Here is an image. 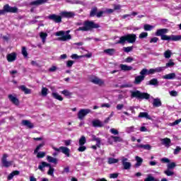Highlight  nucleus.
Here are the masks:
<instances>
[{
    "instance_id": "nucleus-24",
    "label": "nucleus",
    "mask_w": 181,
    "mask_h": 181,
    "mask_svg": "<svg viewBox=\"0 0 181 181\" xmlns=\"http://www.w3.org/2000/svg\"><path fill=\"white\" fill-rule=\"evenodd\" d=\"M139 118H146V119H152V117L148 114V112H142L139 115Z\"/></svg>"
},
{
    "instance_id": "nucleus-52",
    "label": "nucleus",
    "mask_w": 181,
    "mask_h": 181,
    "mask_svg": "<svg viewBox=\"0 0 181 181\" xmlns=\"http://www.w3.org/2000/svg\"><path fill=\"white\" fill-rule=\"evenodd\" d=\"M167 168L169 170L175 169V168H176V163H168L167 165Z\"/></svg>"
},
{
    "instance_id": "nucleus-11",
    "label": "nucleus",
    "mask_w": 181,
    "mask_h": 181,
    "mask_svg": "<svg viewBox=\"0 0 181 181\" xmlns=\"http://www.w3.org/2000/svg\"><path fill=\"white\" fill-rule=\"evenodd\" d=\"M48 19H49V21H53L55 23H60L62 22V16L51 14L48 16Z\"/></svg>"
},
{
    "instance_id": "nucleus-58",
    "label": "nucleus",
    "mask_w": 181,
    "mask_h": 181,
    "mask_svg": "<svg viewBox=\"0 0 181 181\" xmlns=\"http://www.w3.org/2000/svg\"><path fill=\"white\" fill-rule=\"evenodd\" d=\"M181 122V119H177L173 123H170V127H175V125H177L178 124H180Z\"/></svg>"
},
{
    "instance_id": "nucleus-29",
    "label": "nucleus",
    "mask_w": 181,
    "mask_h": 181,
    "mask_svg": "<svg viewBox=\"0 0 181 181\" xmlns=\"http://www.w3.org/2000/svg\"><path fill=\"white\" fill-rule=\"evenodd\" d=\"M48 166H50V164L43 161L41 163V164L38 166V169L40 170H41V172H43V169H45V168H48Z\"/></svg>"
},
{
    "instance_id": "nucleus-17",
    "label": "nucleus",
    "mask_w": 181,
    "mask_h": 181,
    "mask_svg": "<svg viewBox=\"0 0 181 181\" xmlns=\"http://www.w3.org/2000/svg\"><path fill=\"white\" fill-rule=\"evenodd\" d=\"M8 62L11 63L12 62H15L16 60V53L12 52L11 54H7L6 56Z\"/></svg>"
},
{
    "instance_id": "nucleus-10",
    "label": "nucleus",
    "mask_w": 181,
    "mask_h": 181,
    "mask_svg": "<svg viewBox=\"0 0 181 181\" xmlns=\"http://www.w3.org/2000/svg\"><path fill=\"white\" fill-rule=\"evenodd\" d=\"M122 164L125 170H129L132 166V164L130 162H128V158L125 157H122Z\"/></svg>"
},
{
    "instance_id": "nucleus-50",
    "label": "nucleus",
    "mask_w": 181,
    "mask_h": 181,
    "mask_svg": "<svg viewBox=\"0 0 181 181\" xmlns=\"http://www.w3.org/2000/svg\"><path fill=\"white\" fill-rule=\"evenodd\" d=\"M47 91H49V89H47V88H42L41 90L42 95L46 97V95H47Z\"/></svg>"
},
{
    "instance_id": "nucleus-38",
    "label": "nucleus",
    "mask_w": 181,
    "mask_h": 181,
    "mask_svg": "<svg viewBox=\"0 0 181 181\" xmlns=\"http://www.w3.org/2000/svg\"><path fill=\"white\" fill-rule=\"evenodd\" d=\"M138 15L137 12L133 11L131 14H124L122 16V19H127V18H129L131 16H136Z\"/></svg>"
},
{
    "instance_id": "nucleus-49",
    "label": "nucleus",
    "mask_w": 181,
    "mask_h": 181,
    "mask_svg": "<svg viewBox=\"0 0 181 181\" xmlns=\"http://www.w3.org/2000/svg\"><path fill=\"white\" fill-rule=\"evenodd\" d=\"M165 175L167 176H173L175 175V173L168 168L165 171H164Z\"/></svg>"
},
{
    "instance_id": "nucleus-15",
    "label": "nucleus",
    "mask_w": 181,
    "mask_h": 181,
    "mask_svg": "<svg viewBox=\"0 0 181 181\" xmlns=\"http://www.w3.org/2000/svg\"><path fill=\"white\" fill-rule=\"evenodd\" d=\"M92 125L94 128H103L104 123L101 120L95 119L92 121Z\"/></svg>"
},
{
    "instance_id": "nucleus-63",
    "label": "nucleus",
    "mask_w": 181,
    "mask_h": 181,
    "mask_svg": "<svg viewBox=\"0 0 181 181\" xmlns=\"http://www.w3.org/2000/svg\"><path fill=\"white\" fill-rule=\"evenodd\" d=\"M170 95H171V97H177L178 93H177V91L176 90H171L170 92Z\"/></svg>"
},
{
    "instance_id": "nucleus-25",
    "label": "nucleus",
    "mask_w": 181,
    "mask_h": 181,
    "mask_svg": "<svg viewBox=\"0 0 181 181\" xmlns=\"http://www.w3.org/2000/svg\"><path fill=\"white\" fill-rule=\"evenodd\" d=\"M136 163L135 164V168H139V166H141L142 165V162H144V159H142V158L136 156L135 157Z\"/></svg>"
},
{
    "instance_id": "nucleus-16",
    "label": "nucleus",
    "mask_w": 181,
    "mask_h": 181,
    "mask_svg": "<svg viewBox=\"0 0 181 181\" xmlns=\"http://www.w3.org/2000/svg\"><path fill=\"white\" fill-rule=\"evenodd\" d=\"M162 145H164V146H165V148H169L170 146V144H172V141L170 140V139L166 137L164 139H160Z\"/></svg>"
},
{
    "instance_id": "nucleus-20",
    "label": "nucleus",
    "mask_w": 181,
    "mask_h": 181,
    "mask_svg": "<svg viewBox=\"0 0 181 181\" xmlns=\"http://www.w3.org/2000/svg\"><path fill=\"white\" fill-rule=\"evenodd\" d=\"M20 174H21V172L19 170H14L8 175V176L7 177V179L8 180H12L14 176H18V175Z\"/></svg>"
},
{
    "instance_id": "nucleus-60",
    "label": "nucleus",
    "mask_w": 181,
    "mask_h": 181,
    "mask_svg": "<svg viewBox=\"0 0 181 181\" xmlns=\"http://www.w3.org/2000/svg\"><path fill=\"white\" fill-rule=\"evenodd\" d=\"M144 181H153V177L152 176V175L148 174L147 175V177L144 179Z\"/></svg>"
},
{
    "instance_id": "nucleus-32",
    "label": "nucleus",
    "mask_w": 181,
    "mask_h": 181,
    "mask_svg": "<svg viewBox=\"0 0 181 181\" xmlns=\"http://www.w3.org/2000/svg\"><path fill=\"white\" fill-rule=\"evenodd\" d=\"M47 160H48L50 163L57 164V158H53L50 156H47Z\"/></svg>"
},
{
    "instance_id": "nucleus-34",
    "label": "nucleus",
    "mask_w": 181,
    "mask_h": 181,
    "mask_svg": "<svg viewBox=\"0 0 181 181\" xmlns=\"http://www.w3.org/2000/svg\"><path fill=\"white\" fill-rule=\"evenodd\" d=\"M119 161V159L114 158H109L107 159V163L109 165H112L113 163H118Z\"/></svg>"
},
{
    "instance_id": "nucleus-57",
    "label": "nucleus",
    "mask_w": 181,
    "mask_h": 181,
    "mask_svg": "<svg viewBox=\"0 0 181 181\" xmlns=\"http://www.w3.org/2000/svg\"><path fill=\"white\" fill-rule=\"evenodd\" d=\"M148 76V69H143L141 71H140V76Z\"/></svg>"
},
{
    "instance_id": "nucleus-22",
    "label": "nucleus",
    "mask_w": 181,
    "mask_h": 181,
    "mask_svg": "<svg viewBox=\"0 0 181 181\" xmlns=\"http://www.w3.org/2000/svg\"><path fill=\"white\" fill-rule=\"evenodd\" d=\"M175 78L176 74L175 73L168 74L163 76V78H164L165 80H173V78Z\"/></svg>"
},
{
    "instance_id": "nucleus-27",
    "label": "nucleus",
    "mask_w": 181,
    "mask_h": 181,
    "mask_svg": "<svg viewBox=\"0 0 181 181\" xmlns=\"http://www.w3.org/2000/svg\"><path fill=\"white\" fill-rule=\"evenodd\" d=\"M147 84L149 86H155L156 87H158V86H159V81H158V78H152L148 82Z\"/></svg>"
},
{
    "instance_id": "nucleus-30",
    "label": "nucleus",
    "mask_w": 181,
    "mask_h": 181,
    "mask_svg": "<svg viewBox=\"0 0 181 181\" xmlns=\"http://www.w3.org/2000/svg\"><path fill=\"white\" fill-rule=\"evenodd\" d=\"M20 90H23L25 94H30L32 93V90L26 88L25 86H19Z\"/></svg>"
},
{
    "instance_id": "nucleus-9",
    "label": "nucleus",
    "mask_w": 181,
    "mask_h": 181,
    "mask_svg": "<svg viewBox=\"0 0 181 181\" xmlns=\"http://www.w3.org/2000/svg\"><path fill=\"white\" fill-rule=\"evenodd\" d=\"M8 156V154H4L1 159L2 165L4 168H9L13 165V161H9L8 159H6Z\"/></svg>"
},
{
    "instance_id": "nucleus-56",
    "label": "nucleus",
    "mask_w": 181,
    "mask_h": 181,
    "mask_svg": "<svg viewBox=\"0 0 181 181\" xmlns=\"http://www.w3.org/2000/svg\"><path fill=\"white\" fill-rule=\"evenodd\" d=\"M180 151H181L180 146H176L173 152L174 155H179V153H180Z\"/></svg>"
},
{
    "instance_id": "nucleus-18",
    "label": "nucleus",
    "mask_w": 181,
    "mask_h": 181,
    "mask_svg": "<svg viewBox=\"0 0 181 181\" xmlns=\"http://www.w3.org/2000/svg\"><path fill=\"white\" fill-rule=\"evenodd\" d=\"M8 98L14 105H19V100H18L16 96L13 95H8Z\"/></svg>"
},
{
    "instance_id": "nucleus-3",
    "label": "nucleus",
    "mask_w": 181,
    "mask_h": 181,
    "mask_svg": "<svg viewBox=\"0 0 181 181\" xmlns=\"http://www.w3.org/2000/svg\"><path fill=\"white\" fill-rule=\"evenodd\" d=\"M127 43H135L136 42V35L135 34H128L124 36H122L119 38V40L117 42V45H125V42Z\"/></svg>"
},
{
    "instance_id": "nucleus-13",
    "label": "nucleus",
    "mask_w": 181,
    "mask_h": 181,
    "mask_svg": "<svg viewBox=\"0 0 181 181\" xmlns=\"http://www.w3.org/2000/svg\"><path fill=\"white\" fill-rule=\"evenodd\" d=\"M49 0H35L30 2V6H40V5H45V4H47Z\"/></svg>"
},
{
    "instance_id": "nucleus-19",
    "label": "nucleus",
    "mask_w": 181,
    "mask_h": 181,
    "mask_svg": "<svg viewBox=\"0 0 181 181\" xmlns=\"http://www.w3.org/2000/svg\"><path fill=\"white\" fill-rule=\"evenodd\" d=\"M22 125L24 127H27V128H30V129H32L35 126L29 120H22L21 122Z\"/></svg>"
},
{
    "instance_id": "nucleus-45",
    "label": "nucleus",
    "mask_w": 181,
    "mask_h": 181,
    "mask_svg": "<svg viewBox=\"0 0 181 181\" xmlns=\"http://www.w3.org/2000/svg\"><path fill=\"white\" fill-rule=\"evenodd\" d=\"M45 156H46V153H45L44 151H38L37 153V158H45Z\"/></svg>"
},
{
    "instance_id": "nucleus-31",
    "label": "nucleus",
    "mask_w": 181,
    "mask_h": 181,
    "mask_svg": "<svg viewBox=\"0 0 181 181\" xmlns=\"http://www.w3.org/2000/svg\"><path fill=\"white\" fill-rule=\"evenodd\" d=\"M153 107H160L162 105V102H160V99L155 98L153 102Z\"/></svg>"
},
{
    "instance_id": "nucleus-62",
    "label": "nucleus",
    "mask_w": 181,
    "mask_h": 181,
    "mask_svg": "<svg viewBox=\"0 0 181 181\" xmlns=\"http://www.w3.org/2000/svg\"><path fill=\"white\" fill-rule=\"evenodd\" d=\"M87 149V147H86L84 145L83 146H80L78 148V152H84Z\"/></svg>"
},
{
    "instance_id": "nucleus-33",
    "label": "nucleus",
    "mask_w": 181,
    "mask_h": 181,
    "mask_svg": "<svg viewBox=\"0 0 181 181\" xmlns=\"http://www.w3.org/2000/svg\"><path fill=\"white\" fill-rule=\"evenodd\" d=\"M137 146L138 148H141L143 149H146V151H151V149H152V147L149 144H140Z\"/></svg>"
},
{
    "instance_id": "nucleus-41",
    "label": "nucleus",
    "mask_w": 181,
    "mask_h": 181,
    "mask_svg": "<svg viewBox=\"0 0 181 181\" xmlns=\"http://www.w3.org/2000/svg\"><path fill=\"white\" fill-rule=\"evenodd\" d=\"M173 66H175V62H173V59H170L169 62L165 64V66H163V67H165V69L169 67H173Z\"/></svg>"
},
{
    "instance_id": "nucleus-36",
    "label": "nucleus",
    "mask_w": 181,
    "mask_h": 181,
    "mask_svg": "<svg viewBox=\"0 0 181 181\" xmlns=\"http://www.w3.org/2000/svg\"><path fill=\"white\" fill-rule=\"evenodd\" d=\"M40 37L42 39V43L46 42V38L47 37V33H40Z\"/></svg>"
},
{
    "instance_id": "nucleus-55",
    "label": "nucleus",
    "mask_w": 181,
    "mask_h": 181,
    "mask_svg": "<svg viewBox=\"0 0 181 181\" xmlns=\"http://www.w3.org/2000/svg\"><path fill=\"white\" fill-rule=\"evenodd\" d=\"M139 37V39H145V37H148V33L143 32L140 33Z\"/></svg>"
},
{
    "instance_id": "nucleus-6",
    "label": "nucleus",
    "mask_w": 181,
    "mask_h": 181,
    "mask_svg": "<svg viewBox=\"0 0 181 181\" xmlns=\"http://www.w3.org/2000/svg\"><path fill=\"white\" fill-rule=\"evenodd\" d=\"M5 12L10 13H18V8L12 7L9 4H6L4 6L3 10L1 11V15H4Z\"/></svg>"
},
{
    "instance_id": "nucleus-47",
    "label": "nucleus",
    "mask_w": 181,
    "mask_h": 181,
    "mask_svg": "<svg viewBox=\"0 0 181 181\" xmlns=\"http://www.w3.org/2000/svg\"><path fill=\"white\" fill-rule=\"evenodd\" d=\"M165 70L164 66H158L156 69H154V72L155 73H161V71H163Z\"/></svg>"
},
{
    "instance_id": "nucleus-39",
    "label": "nucleus",
    "mask_w": 181,
    "mask_h": 181,
    "mask_svg": "<svg viewBox=\"0 0 181 181\" xmlns=\"http://www.w3.org/2000/svg\"><path fill=\"white\" fill-rule=\"evenodd\" d=\"M154 28H155V26L149 25V24H145L144 25V30H146V31H151V30H152V29H154Z\"/></svg>"
},
{
    "instance_id": "nucleus-48",
    "label": "nucleus",
    "mask_w": 181,
    "mask_h": 181,
    "mask_svg": "<svg viewBox=\"0 0 181 181\" xmlns=\"http://www.w3.org/2000/svg\"><path fill=\"white\" fill-rule=\"evenodd\" d=\"M134 131H135V127L134 126L126 128V132L127 134H131V132H134Z\"/></svg>"
},
{
    "instance_id": "nucleus-61",
    "label": "nucleus",
    "mask_w": 181,
    "mask_h": 181,
    "mask_svg": "<svg viewBox=\"0 0 181 181\" xmlns=\"http://www.w3.org/2000/svg\"><path fill=\"white\" fill-rule=\"evenodd\" d=\"M110 132L111 134H112L113 135H118V134H119V132H118V130H117L115 128H112L110 129Z\"/></svg>"
},
{
    "instance_id": "nucleus-26",
    "label": "nucleus",
    "mask_w": 181,
    "mask_h": 181,
    "mask_svg": "<svg viewBox=\"0 0 181 181\" xmlns=\"http://www.w3.org/2000/svg\"><path fill=\"white\" fill-rule=\"evenodd\" d=\"M103 53L108 54V56H114V54H115V49H106L103 51Z\"/></svg>"
},
{
    "instance_id": "nucleus-21",
    "label": "nucleus",
    "mask_w": 181,
    "mask_h": 181,
    "mask_svg": "<svg viewBox=\"0 0 181 181\" xmlns=\"http://www.w3.org/2000/svg\"><path fill=\"white\" fill-rule=\"evenodd\" d=\"M145 80V76H138L135 77L134 84H141Z\"/></svg>"
},
{
    "instance_id": "nucleus-42",
    "label": "nucleus",
    "mask_w": 181,
    "mask_h": 181,
    "mask_svg": "<svg viewBox=\"0 0 181 181\" xmlns=\"http://www.w3.org/2000/svg\"><path fill=\"white\" fill-rule=\"evenodd\" d=\"M110 138L113 139L114 142H122V138L119 136H110Z\"/></svg>"
},
{
    "instance_id": "nucleus-40",
    "label": "nucleus",
    "mask_w": 181,
    "mask_h": 181,
    "mask_svg": "<svg viewBox=\"0 0 181 181\" xmlns=\"http://www.w3.org/2000/svg\"><path fill=\"white\" fill-rule=\"evenodd\" d=\"M163 54L165 59H170V57H172V51L168 49L164 52Z\"/></svg>"
},
{
    "instance_id": "nucleus-5",
    "label": "nucleus",
    "mask_w": 181,
    "mask_h": 181,
    "mask_svg": "<svg viewBox=\"0 0 181 181\" xmlns=\"http://www.w3.org/2000/svg\"><path fill=\"white\" fill-rule=\"evenodd\" d=\"M132 98H139L140 100H149L151 95L147 93H141L139 90L130 91Z\"/></svg>"
},
{
    "instance_id": "nucleus-53",
    "label": "nucleus",
    "mask_w": 181,
    "mask_h": 181,
    "mask_svg": "<svg viewBox=\"0 0 181 181\" xmlns=\"http://www.w3.org/2000/svg\"><path fill=\"white\" fill-rule=\"evenodd\" d=\"M21 53L24 57H28V51L26 50L25 47H22Z\"/></svg>"
},
{
    "instance_id": "nucleus-46",
    "label": "nucleus",
    "mask_w": 181,
    "mask_h": 181,
    "mask_svg": "<svg viewBox=\"0 0 181 181\" xmlns=\"http://www.w3.org/2000/svg\"><path fill=\"white\" fill-rule=\"evenodd\" d=\"M48 168H49V169L47 172V175H49V176H53V173H54V168H52V165L50 164Z\"/></svg>"
},
{
    "instance_id": "nucleus-23",
    "label": "nucleus",
    "mask_w": 181,
    "mask_h": 181,
    "mask_svg": "<svg viewBox=\"0 0 181 181\" xmlns=\"http://www.w3.org/2000/svg\"><path fill=\"white\" fill-rule=\"evenodd\" d=\"M119 67L121 69V70H122L123 71H131V70H132V66H128V65H125V64H120Z\"/></svg>"
},
{
    "instance_id": "nucleus-7",
    "label": "nucleus",
    "mask_w": 181,
    "mask_h": 181,
    "mask_svg": "<svg viewBox=\"0 0 181 181\" xmlns=\"http://www.w3.org/2000/svg\"><path fill=\"white\" fill-rule=\"evenodd\" d=\"M52 148L54 149V151H56V152H62V153L66 155V156H67L68 158L70 156V149L67 147L61 146L59 148L56 147H52Z\"/></svg>"
},
{
    "instance_id": "nucleus-44",
    "label": "nucleus",
    "mask_w": 181,
    "mask_h": 181,
    "mask_svg": "<svg viewBox=\"0 0 181 181\" xmlns=\"http://www.w3.org/2000/svg\"><path fill=\"white\" fill-rule=\"evenodd\" d=\"M43 146H45V143H42L40 145H38L35 150L34 151V153H37L39 152V151H40V149H42V148H43Z\"/></svg>"
},
{
    "instance_id": "nucleus-8",
    "label": "nucleus",
    "mask_w": 181,
    "mask_h": 181,
    "mask_svg": "<svg viewBox=\"0 0 181 181\" xmlns=\"http://www.w3.org/2000/svg\"><path fill=\"white\" fill-rule=\"evenodd\" d=\"M91 112V110L90 109H81L78 112V119L83 120L84 119V117Z\"/></svg>"
},
{
    "instance_id": "nucleus-54",
    "label": "nucleus",
    "mask_w": 181,
    "mask_h": 181,
    "mask_svg": "<svg viewBox=\"0 0 181 181\" xmlns=\"http://www.w3.org/2000/svg\"><path fill=\"white\" fill-rule=\"evenodd\" d=\"M70 4H76V5H83V1H80V0H74V1H69Z\"/></svg>"
},
{
    "instance_id": "nucleus-1",
    "label": "nucleus",
    "mask_w": 181,
    "mask_h": 181,
    "mask_svg": "<svg viewBox=\"0 0 181 181\" xmlns=\"http://www.w3.org/2000/svg\"><path fill=\"white\" fill-rule=\"evenodd\" d=\"M169 32L168 28L158 29L156 32V36H160L161 40H168V42L172 40L173 42H177V35H168L166 33Z\"/></svg>"
},
{
    "instance_id": "nucleus-2",
    "label": "nucleus",
    "mask_w": 181,
    "mask_h": 181,
    "mask_svg": "<svg viewBox=\"0 0 181 181\" xmlns=\"http://www.w3.org/2000/svg\"><path fill=\"white\" fill-rule=\"evenodd\" d=\"M98 28H100V25L96 24L93 21H84L83 26L79 27L77 30L78 32H80V30L82 32H88V30H91L92 29H98Z\"/></svg>"
},
{
    "instance_id": "nucleus-64",
    "label": "nucleus",
    "mask_w": 181,
    "mask_h": 181,
    "mask_svg": "<svg viewBox=\"0 0 181 181\" xmlns=\"http://www.w3.org/2000/svg\"><path fill=\"white\" fill-rule=\"evenodd\" d=\"M113 12H114V9H112V8H105V13L111 14V13H113Z\"/></svg>"
},
{
    "instance_id": "nucleus-37",
    "label": "nucleus",
    "mask_w": 181,
    "mask_h": 181,
    "mask_svg": "<svg viewBox=\"0 0 181 181\" xmlns=\"http://www.w3.org/2000/svg\"><path fill=\"white\" fill-rule=\"evenodd\" d=\"M86 142H87V139H86V136H81V137L79 139L78 144L79 146H83Z\"/></svg>"
},
{
    "instance_id": "nucleus-59",
    "label": "nucleus",
    "mask_w": 181,
    "mask_h": 181,
    "mask_svg": "<svg viewBox=\"0 0 181 181\" xmlns=\"http://www.w3.org/2000/svg\"><path fill=\"white\" fill-rule=\"evenodd\" d=\"M71 59H82V57H84V56H83V55L78 56V55H77V54H74L71 55Z\"/></svg>"
},
{
    "instance_id": "nucleus-51",
    "label": "nucleus",
    "mask_w": 181,
    "mask_h": 181,
    "mask_svg": "<svg viewBox=\"0 0 181 181\" xmlns=\"http://www.w3.org/2000/svg\"><path fill=\"white\" fill-rule=\"evenodd\" d=\"M133 49L134 47H123V50L125 52V53H129V52H132Z\"/></svg>"
},
{
    "instance_id": "nucleus-43",
    "label": "nucleus",
    "mask_w": 181,
    "mask_h": 181,
    "mask_svg": "<svg viewBox=\"0 0 181 181\" xmlns=\"http://www.w3.org/2000/svg\"><path fill=\"white\" fill-rule=\"evenodd\" d=\"M97 11H98V8H97V7H93L90 13V16L93 17L95 15H97Z\"/></svg>"
},
{
    "instance_id": "nucleus-4",
    "label": "nucleus",
    "mask_w": 181,
    "mask_h": 181,
    "mask_svg": "<svg viewBox=\"0 0 181 181\" xmlns=\"http://www.w3.org/2000/svg\"><path fill=\"white\" fill-rule=\"evenodd\" d=\"M70 30L63 31L60 30L55 33V36H59L57 40H60L61 42H67V40H71V35L69 34Z\"/></svg>"
},
{
    "instance_id": "nucleus-12",
    "label": "nucleus",
    "mask_w": 181,
    "mask_h": 181,
    "mask_svg": "<svg viewBox=\"0 0 181 181\" xmlns=\"http://www.w3.org/2000/svg\"><path fill=\"white\" fill-rule=\"evenodd\" d=\"M62 18H74L76 13L73 11H62L59 13Z\"/></svg>"
},
{
    "instance_id": "nucleus-28",
    "label": "nucleus",
    "mask_w": 181,
    "mask_h": 181,
    "mask_svg": "<svg viewBox=\"0 0 181 181\" xmlns=\"http://www.w3.org/2000/svg\"><path fill=\"white\" fill-rule=\"evenodd\" d=\"M61 94H63L67 98H71V95H73V93L70 92L69 90H64L61 92Z\"/></svg>"
},
{
    "instance_id": "nucleus-14",
    "label": "nucleus",
    "mask_w": 181,
    "mask_h": 181,
    "mask_svg": "<svg viewBox=\"0 0 181 181\" xmlns=\"http://www.w3.org/2000/svg\"><path fill=\"white\" fill-rule=\"evenodd\" d=\"M90 81L91 83H93V84L98 85L99 87H103V86H104V81L98 77L90 78Z\"/></svg>"
},
{
    "instance_id": "nucleus-35",
    "label": "nucleus",
    "mask_w": 181,
    "mask_h": 181,
    "mask_svg": "<svg viewBox=\"0 0 181 181\" xmlns=\"http://www.w3.org/2000/svg\"><path fill=\"white\" fill-rule=\"evenodd\" d=\"M52 95L55 100H58L59 101H63V98L62 95H59L57 93H52Z\"/></svg>"
}]
</instances>
